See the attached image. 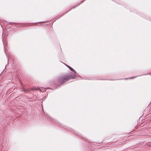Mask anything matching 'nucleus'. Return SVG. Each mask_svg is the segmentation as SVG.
Wrapping results in <instances>:
<instances>
[{
	"label": "nucleus",
	"instance_id": "3",
	"mask_svg": "<svg viewBox=\"0 0 151 151\" xmlns=\"http://www.w3.org/2000/svg\"><path fill=\"white\" fill-rule=\"evenodd\" d=\"M76 6H73V7L72 8H71L70 10H69L68 11H66V12L65 13V14H66V13H67L71 9H73V8H75L76 7Z\"/></svg>",
	"mask_w": 151,
	"mask_h": 151
},
{
	"label": "nucleus",
	"instance_id": "1",
	"mask_svg": "<svg viewBox=\"0 0 151 151\" xmlns=\"http://www.w3.org/2000/svg\"><path fill=\"white\" fill-rule=\"evenodd\" d=\"M76 78L74 74H70L69 75H65L62 76L58 78L57 80V82L60 83V85L64 83L70 79H74Z\"/></svg>",
	"mask_w": 151,
	"mask_h": 151
},
{
	"label": "nucleus",
	"instance_id": "2",
	"mask_svg": "<svg viewBox=\"0 0 151 151\" xmlns=\"http://www.w3.org/2000/svg\"><path fill=\"white\" fill-rule=\"evenodd\" d=\"M66 66L72 71L74 72V73H76V72L75 71V70L71 67L70 66L68 65H66Z\"/></svg>",
	"mask_w": 151,
	"mask_h": 151
},
{
	"label": "nucleus",
	"instance_id": "5",
	"mask_svg": "<svg viewBox=\"0 0 151 151\" xmlns=\"http://www.w3.org/2000/svg\"><path fill=\"white\" fill-rule=\"evenodd\" d=\"M83 1H81V3H80V4H78V5H77V6H78V5H79L80 4H81L82 3H83Z\"/></svg>",
	"mask_w": 151,
	"mask_h": 151
},
{
	"label": "nucleus",
	"instance_id": "4",
	"mask_svg": "<svg viewBox=\"0 0 151 151\" xmlns=\"http://www.w3.org/2000/svg\"><path fill=\"white\" fill-rule=\"evenodd\" d=\"M136 77H132V78H128V79H133V78H136ZM128 79V78H126V79Z\"/></svg>",
	"mask_w": 151,
	"mask_h": 151
}]
</instances>
